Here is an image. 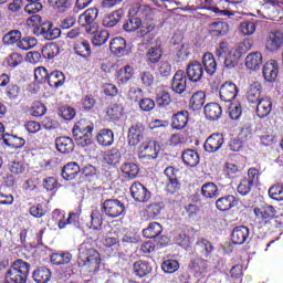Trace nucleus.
Listing matches in <instances>:
<instances>
[{
	"instance_id": "nucleus-43",
	"label": "nucleus",
	"mask_w": 283,
	"mask_h": 283,
	"mask_svg": "<svg viewBox=\"0 0 283 283\" xmlns=\"http://www.w3.org/2000/svg\"><path fill=\"white\" fill-rule=\"evenodd\" d=\"M163 233V226L158 222H151L149 226L143 230L145 238L154 239L158 238Z\"/></svg>"
},
{
	"instance_id": "nucleus-58",
	"label": "nucleus",
	"mask_w": 283,
	"mask_h": 283,
	"mask_svg": "<svg viewBox=\"0 0 283 283\" xmlns=\"http://www.w3.org/2000/svg\"><path fill=\"white\" fill-rule=\"evenodd\" d=\"M48 112V108L45 107V104L41 102H35L31 106L30 114L31 116H35V118H39L41 116H44V114Z\"/></svg>"
},
{
	"instance_id": "nucleus-4",
	"label": "nucleus",
	"mask_w": 283,
	"mask_h": 283,
	"mask_svg": "<svg viewBox=\"0 0 283 283\" xmlns=\"http://www.w3.org/2000/svg\"><path fill=\"white\" fill-rule=\"evenodd\" d=\"M128 20L123 24V30L125 32H135V30H138L143 25V20L140 18L134 17V14H143V17H149L151 14V8L147 6H140L137 8H130L128 11Z\"/></svg>"
},
{
	"instance_id": "nucleus-23",
	"label": "nucleus",
	"mask_w": 283,
	"mask_h": 283,
	"mask_svg": "<svg viewBox=\"0 0 283 283\" xmlns=\"http://www.w3.org/2000/svg\"><path fill=\"white\" fill-rule=\"evenodd\" d=\"M256 104V115L259 118H266L271 114V109H273L271 98L263 97Z\"/></svg>"
},
{
	"instance_id": "nucleus-5",
	"label": "nucleus",
	"mask_w": 283,
	"mask_h": 283,
	"mask_svg": "<svg viewBox=\"0 0 283 283\" xmlns=\"http://www.w3.org/2000/svg\"><path fill=\"white\" fill-rule=\"evenodd\" d=\"M34 34L36 36H43L46 41H54V39L61 36V29L54 27L52 22L46 21L35 28Z\"/></svg>"
},
{
	"instance_id": "nucleus-35",
	"label": "nucleus",
	"mask_w": 283,
	"mask_h": 283,
	"mask_svg": "<svg viewBox=\"0 0 283 283\" xmlns=\"http://www.w3.org/2000/svg\"><path fill=\"white\" fill-rule=\"evenodd\" d=\"M202 65L210 76H213L216 74V71L218 70V63L216 62V57H213V54L211 53H205L202 56Z\"/></svg>"
},
{
	"instance_id": "nucleus-51",
	"label": "nucleus",
	"mask_w": 283,
	"mask_h": 283,
	"mask_svg": "<svg viewBox=\"0 0 283 283\" xmlns=\"http://www.w3.org/2000/svg\"><path fill=\"white\" fill-rule=\"evenodd\" d=\"M176 243L182 249H189L193 244V239L187 234V232L181 231L176 237Z\"/></svg>"
},
{
	"instance_id": "nucleus-63",
	"label": "nucleus",
	"mask_w": 283,
	"mask_h": 283,
	"mask_svg": "<svg viewBox=\"0 0 283 283\" xmlns=\"http://www.w3.org/2000/svg\"><path fill=\"white\" fill-rule=\"evenodd\" d=\"M228 109H229V116L232 120H238V118L242 116V106L238 103L235 104L230 103V105L228 106Z\"/></svg>"
},
{
	"instance_id": "nucleus-60",
	"label": "nucleus",
	"mask_w": 283,
	"mask_h": 283,
	"mask_svg": "<svg viewBox=\"0 0 283 283\" xmlns=\"http://www.w3.org/2000/svg\"><path fill=\"white\" fill-rule=\"evenodd\" d=\"M50 77V73H48V69L43 66H39L34 71V78L38 83H48V78Z\"/></svg>"
},
{
	"instance_id": "nucleus-27",
	"label": "nucleus",
	"mask_w": 283,
	"mask_h": 283,
	"mask_svg": "<svg viewBox=\"0 0 283 283\" xmlns=\"http://www.w3.org/2000/svg\"><path fill=\"white\" fill-rule=\"evenodd\" d=\"M196 251L200 253L202 258H211L213 253V244L209 240L201 238L196 243Z\"/></svg>"
},
{
	"instance_id": "nucleus-25",
	"label": "nucleus",
	"mask_w": 283,
	"mask_h": 283,
	"mask_svg": "<svg viewBox=\"0 0 283 283\" xmlns=\"http://www.w3.org/2000/svg\"><path fill=\"white\" fill-rule=\"evenodd\" d=\"M120 171L123 178H126L127 180H134V178L138 176V171H140V169L138 168V165L132 161H126L122 164Z\"/></svg>"
},
{
	"instance_id": "nucleus-48",
	"label": "nucleus",
	"mask_w": 283,
	"mask_h": 283,
	"mask_svg": "<svg viewBox=\"0 0 283 283\" xmlns=\"http://www.w3.org/2000/svg\"><path fill=\"white\" fill-rule=\"evenodd\" d=\"M8 168L13 176H25L28 174V166L21 161H11Z\"/></svg>"
},
{
	"instance_id": "nucleus-3",
	"label": "nucleus",
	"mask_w": 283,
	"mask_h": 283,
	"mask_svg": "<svg viewBox=\"0 0 283 283\" xmlns=\"http://www.w3.org/2000/svg\"><path fill=\"white\" fill-rule=\"evenodd\" d=\"M92 132L94 125L85 119L78 120L73 127V136L80 147H88L92 145Z\"/></svg>"
},
{
	"instance_id": "nucleus-33",
	"label": "nucleus",
	"mask_w": 283,
	"mask_h": 283,
	"mask_svg": "<svg viewBox=\"0 0 283 283\" xmlns=\"http://www.w3.org/2000/svg\"><path fill=\"white\" fill-rule=\"evenodd\" d=\"M96 138L98 145H102V147H109L114 144V132L112 129L104 128L99 130Z\"/></svg>"
},
{
	"instance_id": "nucleus-9",
	"label": "nucleus",
	"mask_w": 283,
	"mask_h": 283,
	"mask_svg": "<svg viewBox=\"0 0 283 283\" xmlns=\"http://www.w3.org/2000/svg\"><path fill=\"white\" fill-rule=\"evenodd\" d=\"M130 195L135 202H149L151 198L149 189L138 181L130 186Z\"/></svg>"
},
{
	"instance_id": "nucleus-32",
	"label": "nucleus",
	"mask_w": 283,
	"mask_h": 283,
	"mask_svg": "<svg viewBox=\"0 0 283 283\" xmlns=\"http://www.w3.org/2000/svg\"><path fill=\"white\" fill-rule=\"evenodd\" d=\"M109 48L113 54L123 56V54H125V50H127V41H125V38H115L111 41Z\"/></svg>"
},
{
	"instance_id": "nucleus-31",
	"label": "nucleus",
	"mask_w": 283,
	"mask_h": 283,
	"mask_svg": "<svg viewBox=\"0 0 283 283\" xmlns=\"http://www.w3.org/2000/svg\"><path fill=\"white\" fill-rule=\"evenodd\" d=\"M235 205H238V201L235 200V197L231 195L221 197L216 202V207L219 211H229L230 209H233Z\"/></svg>"
},
{
	"instance_id": "nucleus-38",
	"label": "nucleus",
	"mask_w": 283,
	"mask_h": 283,
	"mask_svg": "<svg viewBox=\"0 0 283 283\" xmlns=\"http://www.w3.org/2000/svg\"><path fill=\"white\" fill-rule=\"evenodd\" d=\"M242 56V51L238 48H233L227 55L224 60V65L228 70H233L235 65H238V61H240Z\"/></svg>"
},
{
	"instance_id": "nucleus-28",
	"label": "nucleus",
	"mask_w": 283,
	"mask_h": 283,
	"mask_svg": "<svg viewBox=\"0 0 283 283\" xmlns=\"http://www.w3.org/2000/svg\"><path fill=\"white\" fill-rule=\"evenodd\" d=\"M181 159L187 167H197L200 163V155L193 149H186L182 151Z\"/></svg>"
},
{
	"instance_id": "nucleus-24",
	"label": "nucleus",
	"mask_w": 283,
	"mask_h": 283,
	"mask_svg": "<svg viewBox=\"0 0 283 283\" xmlns=\"http://www.w3.org/2000/svg\"><path fill=\"white\" fill-rule=\"evenodd\" d=\"M78 174H81V167L76 161L66 164L62 169V178L64 180H74Z\"/></svg>"
},
{
	"instance_id": "nucleus-21",
	"label": "nucleus",
	"mask_w": 283,
	"mask_h": 283,
	"mask_svg": "<svg viewBox=\"0 0 283 283\" xmlns=\"http://www.w3.org/2000/svg\"><path fill=\"white\" fill-rule=\"evenodd\" d=\"M249 239V228L245 226L237 227L231 233L233 244H244Z\"/></svg>"
},
{
	"instance_id": "nucleus-17",
	"label": "nucleus",
	"mask_w": 283,
	"mask_h": 283,
	"mask_svg": "<svg viewBox=\"0 0 283 283\" xmlns=\"http://www.w3.org/2000/svg\"><path fill=\"white\" fill-rule=\"evenodd\" d=\"M125 17V11L123 9L115 10L106 14L103 19L104 28H114L120 23V20Z\"/></svg>"
},
{
	"instance_id": "nucleus-14",
	"label": "nucleus",
	"mask_w": 283,
	"mask_h": 283,
	"mask_svg": "<svg viewBox=\"0 0 283 283\" xmlns=\"http://www.w3.org/2000/svg\"><path fill=\"white\" fill-rule=\"evenodd\" d=\"M144 134H145V126L143 124L133 125L128 129V145L130 147H136V145L140 143Z\"/></svg>"
},
{
	"instance_id": "nucleus-52",
	"label": "nucleus",
	"mask_w": 283,
	"mask_h": 283,
	"mask_svg": "<svg viewBox=\"0 0 283 283\" xmlns=\"http://www.w3.org/2000/svg\"><path fill=\"white\" fill-rule=\"evenodd\" d=\"M51 262L56 266L61 264H70L72 262V254L70 253H55L51 256Z\"/></svg>"
},
{
	"instance_id": "nucleus-29",
	"label": "nucleus",
	"mask_w": 283,
	"mask_h": 283,
	"mask_svg": "<svg viewBox=\"0 0 283 283\" xmlns=\"http://www.w3.org/2000/svg\"><path fill=\"white\" fill-rule=\"evenodd\" d=\"M32 277L36 283H48L52 280V271L45 266H40L33 271Z\"/></svg>"
},
{
	"instance_id": "nucleus-36",
	"label": "nucleus",
	"mask_w": 283,
	"mask_h": 283,
	"mask_svg": "<svg viewBox=\"0 0 283 283\" xmlns=\"http://www.w3.org/2000/svg\"><path fill=\"white\" fill-rule=\"evenodd\" d=\"M97 17H98V9L90 8L80 15L78 23H81V25H92V23L96 21Z\"/></svg>"
},
{
	"instance_id": "nucleus-8",
	"label": "nucleus",
	"mask_w": 283,
	"mask_h": 283,
	"mask_svg": "<svg viewBox=\"0 0 283 283\" xmlns=\"http://www.w3.org/2000/svg\"><path fill=\"white\" fill-rule=\"evenodd\" d=\"M165 175V191L174 196L177 191H180V182H178V177H176V172L174 171V167H167L164 171Z\"/></svg>"
},
{
	"instance_id": "nucleus-37",
	"label": "nucleus",
	"mask_w": 283,
	"mask_h": 283,
	"mask_svg": "<svg viewBox=\"0 0 283 283\" xmlns=\"http://www.w3.org/2000/svg\"><path fill=\"white\" fill-rule=\"evenodd\" d=\"M134 76V67L129 65H125L124 67L119 69L117 72V84L126 85V83H129L132 81V77Z\"/></svg>"
},
{
	"instance_id": "nucleus-47",
	"label": "nucleus",
	"mask_w": 283,
	"mask_h": 283,
	"mask_svg": "<svg viewBox=\"0 0 283 283\" xmlns=\"http://www.w3.org/2000/svg\"><path fill=\"white\" fill-rule=\"evenodd\" d=\"M210 32L213 36H224L229 32V24L227 22H213L210 25Z\"/></svg>"
},
{
	"instance_id": "nucleus-39",
	"label": "nucleus",
	"mask_w": 283,
	"mask_h": 283,
	"mask_svg": "<svg viewBox=\"0 0 283 283\" xmlns=\"http://www.w3.org/2000/svg\"><path fill=\"white\" fill-rule=\"evenodd\" d=\"M86 32L94 34L92 38V43L98 46L105 45L109 39V31L107 30L92 31V29H87Z\"/></svg>"
},
{
	"instance_id": "nucleus-61",
	"label": "nucleus",
	"mask_w": 283,
	"mask_h": 283,
	"mask_svg": "<svg viewBox=\"0 0 283 283\" xmlns=\"http://www.w3.org/2000/svg\"><path fill=\"white\" fill-rule=\"evenodd\" d=\"M156 101L159 107H167V105L171 104V95L167 91H161L157 95Z\"/></svg>"
},
{
	"instance_id": "nucleus-7",
	"label": "nucleus",
	"mask_w": 283,
	"mask_h": 283,
	"mask_svg": "<svg viewBox=\"0 0 283 283\" xmlns=\"http://www.w3.org/2000/svg\"><path fill=\"white\" fill-rule=\"evenodd\" d=\"M238 85L233 82H226L219 88L221 103H233L238 97Z\"/></svg>"
},
{
	"instance_id": "nucleus-22",
	"label": "nucleus",
	"mask_w": 283,
	"mask_h": 283,
	"mask_svg": "<svg viewBox=\"0 0 283 283\" xmlns=\"http://www.w3.org/2000/svg\"><path fill=\"white\" fill-rule=\"evenodd\" d=\"M55 146L60 154H72L74 151V140L70 137H57Z\"/></svg>"
},
{
	"instance_id": "nucleus-10",
	"label": "nucleus",
	"mask_w": 283,
	"mask_h": 283,
	"mask_svg": "<svg viewBox=\"0 0 283 283\" xmlns=\"http://www.w3.org/2000/svg\"><path fill=\"white\" fill-rule=\"evenodd\" d=\"M171 91L174 94L182 95L187 92V74L182 70H178L171 80Z\"/></svg>"
},
{
	"instance_id": "nucleus-1",
	"label": "nucleus",
	"mask_w": 283,
	"mask_h": 283,
	"mask_svg": "<svg viewBox=\"0 0 283 283\" xmlns=\"http://www.w3.org/2000/svg\"><path fill=\"white\" fill-rule=\"evenodd\" d=\"M81 258L77 264L85 273H96L101 269V254L92 245L82 243L80 245Z\"/></svg>"
},
{
	"instance_id": "nucleus-64",
	"label": "nucleus",
	"mask_w": 283,
	"mask_h": 283,
	"mask_svg": "<svg viewBox=\"0 0 283 283\" xmlns=\"http://www.w3.org/2000/svg\"><path fill=\"white\" fill-rule=\"evenodd\" d=\"M240 30L245 36H251L255 32V22L245 21L240 24Z\"/></svg>"
},
{
	"instance_id": "nucleus-45",
	"label": "nucleus",
	"mask_w": 283,
	"mask_h": 283,
	"mask_svg": "<svg viewBox=\"0 0 283 283\" xmlns=\"http://www.w3.org/2000/svg\"><path fill=\"white\" fill-rule=\"evenodd\" d=\"M133 269L138 277H145V275H149V273H151V265L145 261L135 262Z\"/></svg>"
},
{
	"instance_id": "nucleus-49",
	"label": "nucleus",
	"mask_w": 283,
	"mask_h": 283,
	"mask_svg": "<svg viewBox=\"0 0 283 283\" xmlns=\"http://www.w3.org/2000/svg\"><path fill=\"white\" fill-rule=\"evenodd\" d=\"M19 41H21V31L19 30H12L3 35L2 42L4 45H17L19 46Z\"/></svg>"
},
{
	"instance_id": "nucleus-53",
	"label": "nucleus",
	"mask_w": 283,
	"mask_h": 283,
	"mask_svg": "<svg viewBox=\"0 0 283 283\" xmlns=\"http://www.w3.org/2000/svg\"><path fill=\"white\" fill-rule=\"evenodd\" d=\"M206 94L202 91L196 92L190 98V105L195 109H200L205 105Z\"/></svg>"
},
{
	"instance_id": "nucleus-57",
	"label": "nucleus",
	"mask_w": 283,
	"mask_h": 283,
	"mask_svg": "<svg viewBox=\"0 0 283 283\" xmlns=\"http://www.w3.org/2000/svg\"><path fill=\"white\" fill-rule=\"evenodd\" d=\"M164 273H176L180 269V263L177 260H166L161 263Z\"/></svg>"
},
{
	"instance_id": "nucleus-62",
	"label": "nucleus",
	"mask_w": 283,
	"mask_h": 283,
	"mask_svg": "<svg viewBox=\"0 0 283 283\" xmlns=\"http://www.w3.org/2000/svg\"><path fill=\"white\" fill-rule=\"evenodd\" d=\"M189 269H191L193 273H205L207 269V262L202 259H197L190 262Z\"/></svg>"
},
{
	"instance_id": "nucleus-6",
	"label": "nucleus",
	"mask_w": 283,
	"mask_h": 283,
	"mask_svg": "<svg viewBox=\"0 0 283 283\" xmlns=\"http://www.w3.org/2000/svg\"><path fill=\"white\" fill-rule=\"evenodd\" d=\"M103 209L108 218H118L125 213V203L118 199H107L103 203Z\"/></svg>"
},
{
	"instance_id": "nucleus-18",
	"label": "nucleus",
	"mask_w": 283,
	"mask_h": 283,
	"mask_svg": "<svg viewBox=\"0 0 283 283\" xmlns=\"http://www.w3.org/2000/svg\"><path fill=\"white\" fill-rule=\"evenodd\" d=\"M262 95V84L260 82H253L250 84L248 92H247V99L252 105H255L262 101L260 96Z\"/></svg>"
},
{
	"instance_id": "nucleus-42",
	"label": "nucleus",
	"mask_w": 283,
	"mask_h": 283,
	"mask_svg": "<svg viewBox=\"0 0 283 283\" xmlns=\"http://www.w3.org/2000/svg\"><path fill=\"white\" fill-rule=\"evenodd\" d=\"M201 196L203 198H218L220 196V190L218 186L213 182H207L201 187Z\"/></svg>"
},
{
	"instance_id": "nucleus-54",
	"label": "nucleus",
	"mask_w": 283,
	"mask_h": 283,
	"mask_svg": "<svg viewBox=\"0 0 283 283\" xmlns=\"http://www.w3.org/2000/svg\"><path fill=\"white\" fill-rule=\"evenodd\" d=\"M269 197L281 202L283 200V185L276 184L270 187Z\"/></svg>"
},
{
	"instance_id": "nucleus-50",
	"label": "nucleus",
	"mask_w": 283,
	"mask_h": 283,
	"mask_svg": "<svg viewBox=\"0 0 283 283\" xmlns=\"http://www.w3.org/2000/svg\"><path fill=\"white\" fill-rule=\"evenodd\" d=\"M39 44V40H36V38L34 36H25L23 39H20V41L18 42V48L20 50H32V48H36V45Z\"/></svg>"
},
{
	"instance_id": "nucleus-26",
	"label": "nucleus",
	"mask_w": 283,
	"mask_h": 283,
	"mask_svg": "<svg viewBox=\"0 0 283 283\" xmlns=\"http://www.w3.org/2000/svg\"><path fill=\"white\" fill-rule=\"evenodd\" d=\"M245 67L253 70L254 72L262 67V53L252 52L245 57Z\"/></svg>"
},
{
	"instance_id": "nucleus-34",
	"label": "nucleus",
	"mask_w": 283,
	"mask_h": 283,
	"mask_svg": "<svg viewBox=\"0 0 283 283\" xmlns=\"http://www.w3.org/2000/svg\"><path fill=\"white\" fill-rule=\"evenodd\" d=\"M189 123V112L181 111L172 116V127L174 129H185Z\"/></svg>"
},
{
	"instance_id": "nucleus-44",
	"label": "nucleus",
	"mask_w": 283,
	"mask_h": 283,
	"mask_svg": "<svg viewBox=\"0 0 283 283\" xmlns=\"http://www.w3.org/2000/svg\"><path fill=\"white\" fill-rule=\"evenodd\" d=\"M120 150H118V148H112L105 154L104 161L106 165H112L113 167H116V165L120 163Z\"/></svg>"
},
{
	"instance_id": "nucleus-56",
	"label": "nucleus",
	"mask_w": 283,
	"mask_h": 283,
	"mask_svg": "<svg viewBox=\"0 0 283 283\" xmlns=\"http://www.w3.org/2000/svg\"><path fill=\"white\" fill-rule=\"evenodd\" d=\"M146 56L150 63H158L163 56V50L159 46H153L147 51Z\"/></svg>"
},
{
	"instance_id": "nucleus-16",
	"label": "nucleus",
	"mask_w": 283,
	"mask_h": 283,
	"mask_svg": "<svg viewBox=\"0 0 283 283\" xmlns=\"http://www.w3.org/2000/svg\"><path fill=\"white\" fill-rule=\"evenodd\" d=\"M283 43V33L281 31L270 32L268 40L265 42V48L270 52H275V50H280Z\"/></svg>"
},
{
	"instance_id": "nucleus-11",
	"label": "nucleus",
	"mask_w": 283,
	"mask_h": 283,
	"mask_svg": "<svg viewBox=\"0 0 283 283\" xmlns=\"http://www.w3.org/2000/svg\"><path fill=\"white\" fill-rule=\"evenodd\" d=\"M222 145H224V135L213 133L206 139L203 149L209 154H216V151H219L222 148Z\"/></svg>"
},
{
	"instance_id": "nucleus-41",
	"label": "nucleus",
	"mask_w": 283,
	"mask_h": 283,
	"mask_svg": "<svg viewBox=\"0 0 283 283\" xmlns=\"http://www.w3.org/2000/svg\"><path fill=\"white\" fill-rule=\"evenodd\" d=\"M3 143L7 145V147H11L12 149H21V147L25 145V139L14 135L6 134L3 137Z\"/></svg>"
},
{
	"instance_id": "nucleus-55",
	"label": "nucleus",
	"mask_w": 283,
	"mask_h": 283,
	"mask_svg": "<svg viewBox=\"0 0 283 283\" xmlns=\"http://www.w3.org/2000/svg\"><path fill=\"white\" fill-rule=\"evenodd\" d=\"M50 6L57 10V12H66L72 7L70 0H49Z\"/></svg>"
},
{
	"instance_id": "nucleus-13",
	"label": "nucleus",
	"mask_w": 283,
	"mask_h": 283,
	"mask_svg": "<svg viewBox=\"0 0 283 283\" xmlns=\"http://www.w3.org/2000/svg\"><path fill=\"white\" fill-rule=\"evenodd\" d=\"M186 74L192 83H198V81H201L202 76H205L202 63L198 61L189 62L186 69Z\"/></svg>"
},
{
	"instance_id": "nucleus-40",
	"label": "nucleus",
	"mask_w": 283,
	"mask_h": 283,
	"mask_svg": "<svg viewBox=\"0 0 283 283\" xmlns=\"http://www.w3.org/2000/svg\"><path fill=\"white\" fill-rule=\"evenodd\" d=\"M46 83H49L50 87H62L65 83V75L61 71H53L49 74Z\"/></svg>"
},
{
	"instance_id": "nucleus-12",
	"label": "nucleus",
	"mask_w": 283,
	"mask_h": 283,
	"mask_svg": "<svg viewBox=\"0 0 283 283\" xmlns=\"http://www.w3.org/2000/svg\"><path fill=\"white\" fill-rule=\"evenodd\" d=\"M139 149L145 158L155 160V158H158V154H160V144L154 139H148L140 145Z\"/></svg>"
},
{
	"instance_id": "nucleus-59",
	"label": "nucleus",
	"mask_w": 283,
	"mask_h": 283,
	"mask_svg": "<svg viewBox=\"0 0 283 283\" xmlns=\"http://www.w3.org/2000/svg\"><path fill=\"white\" fill-rule=\"evenodd\" d=\"M59 116H61L64 120H72L74 116H76V111L71 106H61L59 108Z\"/></svg>"
},
{
	"instance_id": "nucleus-46",
	"label": "nucleus",
	"mask_w": 283,
	"mask_h": 283,
	"mask_svg": "<svg viewBox=\"0 0 283 283\" xmlns=\"http://www.w3.org/2000/svg\"><path fill=\"white\" fill-rule=\"evenodd\" d=\"M59 52H61V49L59 48V44L56 43H48L42 48V56L44 59L52 60L54 56H57Z\"/></svg>"
},
{
	"instance_id": "nucleus-20",
	"label": "nucleus",
	"mask_w": 283,
	"mask_h": 283,
	"mask_svg": "<svg viewBox=\"0 0 283 283\" xmlns=\"http://www.w3.org/2000/svg\"><path fill=\"white\" fill-rule=\"evenodd\" d=\"M73 50L75 54H77L78 56H83V59H87V56L92 54V48L90 46V42L83 38L74 42Z\"/></svg>"
},
{
	"instance_id": "nucleus-30",
	"label": "nucleus",
	"mask_w": 283,
	"mask_h": 283,
	"mask_svg": "<svg viewBox=\"0 0 283 283\" xmlns=\"http://www.w3.org/2000/svg\"><path fill=\"white\" fill-rule=\"evenodd\" d=\"M205 114L208 120H218L222 116V106L218 103H210L205 106Z\"/></svg>"
},
{
	"instance_id": "nucleus-19",
	"label": "nucleus",
	"mask_w": 283,
	"mask_h": 283,
	"mask_svg": "<svg viewBox=\"0 0 283 283\" xmlns=\"http://www.w3.org/2000/svg\"><path fill=\"white\" fill-rule=\"evenodd\" d=\"M256 218H261L263 222H271L275 218V208L273 206L264 205L261 208H254Z\"/></svg>"
},
{
	"instance_id": "nucleus-2",
	"label": "nucleus",
	"mask_w": 283,
	"mask_h": 283,
	"mask_svg": "<svg viewBox=\"0 0 283 283\" xmlns=\"http://www.w3.org/2000/svg\"><path fill=\"white\" fill-rule=\"evenodd\" d=\"M28 275H30V263L18 259L7 271L4 283H25Z\"/></svg>"
},
{
	"instance_id": "nucleus-15",
	"label": "nucleus",
	"mask_w": 283,
	"mask_h": 283,
	"mask_svg": "<svg viewBox=\"0 0 283 283\" xmlns=\"http://www.w3.org/2000/svg\"><path fill=\"white\" fill-rule=\"evenodd\" d=\"M279 72L280 66L275 60H270L263 65V76L269 83H273L277 78Z\"/></svg>"
}]
</instances>
